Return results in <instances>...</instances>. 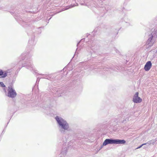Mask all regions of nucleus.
I'll use <instances>...</instances> for the list:
<instances>
[{
	"instance_id": "obj_22",
	"label": "nucleus",
	"mask_w": 157,
	"mask_h": 157,
	"mask_svg": "<svg viewBox=\"0 0 157 157\" xmlns=\"http://www.w3.org/2000/svg\"><path fill=\"white\" fill-rule=\"evenodd\" d=\"M98 27H97V28H95L94 30L93 31L92 33H93V38L94 37V34L97 32V30H98Z\"/></svg>"
},
{
	"instance_id": "obj_1",
	"label": "nucleus",
	"mask_w": 157,
	"mask_h": 157,
	"mask_svg": "<svg viewBox=\"0 0 157 157\" xmlns=\"http://www.w3.org/2000/svg\"><path fill=\"white\" fill-rule=\"evenodd\" d=\"M14 5L12 6L11 7V10L13 11L10 12V13L14 17L16 21L23 27L28 29H32L31 24H34L35 21L34 20L31 21L29 19H25L24 18H22L21 16L18 12L19 10Z\"/></svg>"
},
{
	"instance_id": "obj_16",
	"label": "nucleus",
	"mask_w": 157,
	"mask_h": 157,
	"mask_svg": "<svg viewBox=\"0 0 157 157\" xmlns=\"http://www.w3.org/2000/svg\"><path fill=\"white\" fill-rule=\"evenodd\" d=\"M67 151V148L66 147H63L62 149L61 154L64 156L66 155Z\"/></svg>"
},
{
	"instance_id": "obj_7",
	"label": "nucleus",
	"mask_w": 157,
	"mask_h": 157,
	"mask_svg": "<svg viewBox=\"0 0 157 157\" xmlns=\"http://www.w3.org/2000/svg\"><path fill=\"white\" fill-rule=\"evenodd\" d=\"M157 37V30L155 29L151 33L148 35V39L147 41L146 44L148 45L149 47L152 46L154 42L153 41Z\"/></svg>"
},
{
	"instance_id": "obj_43",
	"label": "nucleus",
	"mask_w": 157,
	"mask_h": 157,
	"mask_svg": "<svg viewBox=\"0 0 157 157\" xmlns=\"http://www.w3.org/2000/svg\"><path fill=\"white\" fill-rule=\"evenodd\" d=\"M9 121H10V120H9ZM9 121L8 122V123H7V124H9Z\"/></svg>"
},
{
	"instance_id": "obj_24",
	"label": "nucleus",
	"mask_w": 157,
	"mask_h": 157,
	"mask_svg": "<svg viewBox=\"0 0 157 157\" xmlns=\"http://www.w3.org/2000/svg\"><path fill=\"white\" fill-rule=\"evenodd\" d=\"M78 48H77L76 49L75 54L74 55V56H73V57L72 58V59H73L74 58V57L76 55H77L78 54Z\"/></svg>"
},
{
	"instance_id": "obj_25",
	"label": "nucleus",
	"mask_w": 157,
	"mask_h": 157,
	"mask_svg": "<svg viewBox=\"0 0 157 157\" xmlns=\"http://www.w3.org/2000/svg\"><path fill=\"white\" fill-rule=\"evenodd\" d=\"M7 126V125H6V126L5 127V128H4V130H3V131H2L1 135L0 136V137H1V136H2L3 134H4V132H5V129H6V127Z\"/></svg>"
},
{
	"instance_id": "obj_4",
	"label": "nucleus",
	"mask_w": 157,
	"mask_h": 157,
	"mask_svg": "<svg viewBox=\"0 0 157 157\" xmlns=\"http://www.w3.org/2000/svg\"><path fill=\"white\" fill-rule=\"evenodd\" d=\"M59 131L63 134L66 133V131L69 130V126L67 122L62 118L58 116L55 117Z\"/></svg>"
},
{
	"instance_id": "obj_33",
	"label": "nucleus",
	"mask_w": 157,
	"mask_h": 157,
	"mask_svg": "<svg viewBox=\"0 0 157 157\" xmlns=\"http://www.w3.org/2000/svg\"><path fill=\"white\" fill-rule=\"evenodd\" d=\"M6 87H3V91H4V92L5 93H6Z\"/></svg>"
},
{
	"instance_id": "obj_9",
	"label": "nucleus",
	"mask_w": 157,
	"mask_h": 157,
	"mask_svg": "<svg viewBox=\"0 0 157 157\" xmlns=\"http://www.w3.org/2000/svg\"><path fill=\"white\" fill-rule=\"evenodd\" d=\"M8 92L6 95L10 98H15L17 95L15 90L13 88L12 85H10L8 87Z\"/></svg>"
},
{
	"instance_id": "obj_19",
	"label": "nucleus",
	"mask_w": 157,
	"mask_h": 157,
	"mask_svg": "<svg viewBox=\"0 0 157 157\" xmlns=\"http://www.w3.org/2000/svg\"><path fill=\"white\" fill-rule=\"evenodd\" d=\"M77 5H78V4L77 2H76V5H75V4H72L70 5V6H68L65 7L64 10H68L71 8H72Z\"/></svg>"
},
{
	"instance_id": "obj_28",
	"label": "nucleus",
	"mask_w": 157,
	"mask_h": 157,
	"mask_svg": "<svg viewBox=\"0 0 157 157\" xmlns=\"http://www.w3.org/2000/svg\"><path fill=\"white\" fill-rule=\"evenodd\" d=\"M60 143H61V144L60 145H61V144H62L64 146H65V145H66V142L65 141H63L62 142H60Z\"/></svg>"
},
{
	"instance_id": "obj_23",
	"label": "nucleus",
	"mask_w": 157,
	"mask_h": 157,
	"mask_svg": "<svg viewBox=\"0 0 157 157\" xmlns=\"http://www.w3.org/2000/svg\"><path fill=\"white\" fill-rule=\"evenodd\" d=\"M85 38H84L81 39L78 42V43L77 44V46H78V45L82 41L84 42L85 41Z\"/></svg>"
},
{
	"instance_id": "obj_38",
	"label": "nucleus",
	"mask_w": 157,
	"mask_h": 157,
	"mask_svg": "<svg viewBox=\"0 0 157 157\" xmlns=\"http://www.w3.org/2000/svg\"><path fill=\"white\" fill-rule=\"evenodd\" d=\"M147 147H148V146H147V145H146V146H144L143 147V148H147Z\"/></svg>"
},
{
	"instance_id": "obj_3",
	"label": "nucleus",
	"mask_w": 157,
	"mask_h": 157,
	"mask_svg": "<svg viewBox=\"0 0 157 157\" xmlns=\"http://www.w3.org/2000/svg\"><path fill=\"white\" fill-rule=\"evenodd\" d=\"M135 113L132 111L131 109H125L123 110L121 114L119 115L117 118L113 120L116 125L119 124H125L129 121V118Z\"/></svg>"
},
{
	"instance_id": "obj_34",
	"label": "nucleus",
	"mask_w": 157,
	"mask_h": 157,
	"mask_svg": "<svg viewBox=\"0 0 157 157\" xmlns=\"http://www.w3.org/2000/svg\"><path fill=\"white\" fill-rule=\"evenodd\" d=\"M51 18H52V17H50L48 20H46V21L47 22V23H48L49 21ZM46 19L47 20V19L46 18Z\"/></svg>"
},
{
	"instance_id": "obj_26",
	"label": "nucleus",
	"mask_w": 157,
	"mask_h": 157,
	"mask_svg": "<svg viewBox=\"0 0 157 157\" xmlns=\"http://www.w3.org/2000/svg\"><path fill=\"white\" fill-rule=\"evenodd\" d=\"M51 0H43V2H44L45 4H48Z\"/></svg>"
},
{
	"instance_id": "obj_14",
	"label": "nucleus",
	"mask_w": 157,
	"mask_h": 157,
	"mask_svg": "<svg viewBox=\"0 0 157 157\" xmlns=\"http://www.w3.org/2000/svg\"><path fill=\"white\" fill-rule=\"evenodd\" d=\"M32 103V101L29 99H24L22 101V103L26 105L27 106H28L29 104Z\"/></svg>"
},
{
	"instance_id": "obj_35",
	"label": "nucleus",
	"mask_w": 157,
	"mask_h": 157,
	"mask_svg": "<svg viewBox=\"0 0 157 157\" xmlns=\"http://www.w3.org/2000/svg\"><path fill=\"white\" fill-rule=\"evenodd\" d=\"M49 107H49L48 106H47V107H45L44 106V107H43V108H44V109H46L47 108L48 109V108H49Z\"/></svg>"
},
{
	"instance_id": "obj_10",
	"label": "nucleus",
	"mask_w": 157,
	"mask_h": 157,
	"mask_svg": "<svg viewBox=\"0 0 157 157\" xmlns=\"http://www.w3.org/2000/svg\"><path fill=\"white\" fill-rule=\"evenodd\" d=\"M138 95L139 93L136 92L133 96L132 101L134 103H140L142 101V99Z\"/></svg>"
},
{
	"instance_id": "obj_5",
	"label": "nucleus",
	"mask_w": 157,
	"mask_h": 157,
	"mask_svg": "<svg viewBox=\"0 0 157 157\" xmlns=\"http://www.w3.org/2000/svg\"><path fill=\"white\" fill-rule=\"evenodd\" d=\"M91 38L90 40L88 41L87 43L88 45L86 47V50L88 52H89L91 54V57L93 58L96 57L94 54L95 53H97V54H98L100 52V47L96 45L95 46L96 44L95 42Z\"/></svg>"
},
{
	"instance_id": "obj_29",
	"label": "nucleus",
	"mask_w": 157,
	"mask_h": 157,
	"mask_svg": "<svg viewBox=\"0 0 157 157\" xmlns=\"http://www.w3.org/2000/svg\"><path fill=\"white\" fill-rule=\"evenodd\" d=\"M146 145V144H145V143L142 144L141 145L139 146L138 147H137L136 148V149L140 148H141V147H142L144 145Z\"/></svg>"
},
{
	"instance_id": "obj_15",
	"label": "nucleus",
	"mask_w": 157,
	"mask_h": 157,
	"mask_svg": "<svg viewBox=\"0 0 157 157\" xmlns=\"http://www.w3.org/2000/svg\"><path fill=\"white\" fill-rule=\"evenodd\" d=\"M157 141V138H156L154 139H153L151 140H150L147 142L145 143L146 145H147V146H148L150 144H152L154 145L155 143Z\"/></svg>"
},
{
	"instance_id": "obj_37",
	"label": "nucleus",
	"mask_w": 157,
	"mask_h": 157,
	"mask_svg": "<svg viewBox=\"0 0 157 157\" xmlns=\"http://www.w3.org/2000/svg\"><path fill=\"white\" fill-rule=\"evenodd\" d=\"M75 2H80V0H75Z\"/></svg>"
},
{
	"instance_id": "obj_17",
	"label": "nucleus",
	"mask_w": 157,
	"mask_h": 157,
	"mask_svg": "<svg viewBox=\"0 0 157 157\" xmlns=\"http://www.w3.org/2000/svg\"><path fill=\"white\" fill-rule=\"evenodd\" d=\"M40 75L44 76H45V78L48 79V80H49L52 77V74H40Z\"/></svg>"
},
{
	"instance_id": "obj_13",
	"label": "nucleus",
	"mask_w": 157,
	"mask_h": 157,
	"mask_svg": "<svg viewBox=\"0 0 157 157\" xmlns=\"http://www.w3.org/2000/svg\"><path fill=\"white\" fill-rule=\"evenodd\" d=\"M152 66V63L151 61H148L145 65L144 69L145 71H148L151 69Z\"/></svg>"
},
{
	"instance_id": "obj_39",
	"label": "nucleus",
	"mask_w": 157,
	"mask_h": 157,
	"mask_svg": "<svg viewBox=\"0 0 157 157\" xmlns=\"http://www.w3.org/2000/svg\"><path fill=\"white\" fill-rule=\"evenodd\" d=\"M115 49L116 50V53H118V52H119L116 49Z\"/></svg>"
},
{
	"instance_id": "obj_6",
	"label": "nucleus",
	"mask_w": 157,
	"mask_h": 157,
	"mask_svg": "<svg viewBox=\"0 0 157 157\" xmlns=\"http://www.w3.org/2000/svg\"><path fill=\"white\" fill-rule=\"evenodd\" d=\"M126 142V141L124 139L121 140L110 138L106 139L103 143V145L106 146L108 144H124Z\"/></svg>"
},
{
	"instance_id": "obj_36",
	"label": "nucleus",
	"mask_w": 157,
	"mask_h": 157,
	"mask_svg": "<svg viewBox=\"0 0 157 157\" xmlns=\"http://www.w3.org/2000/svg\"><path fill=\"white\" fill-rule=\"evenodd\" d=\"M90 35V34H89V33H87L86 34V37H88V36H89V35Z\"/></svg>"
},
{
	"instance_id": "obj_45",
	"label": "nucleus",
	"mask_w": 157,
	"mask_h": 157,
	"mask_svg": "<svg viewBox=\"0 0 157 157\" xmlns=\"http://www.w3.org/2000/svg\"><path fill=\"white\" fill-rule=\"evenodd\" d=\"M126 0V1H129L130 0Z\"/></svg>"
},
{
	"instance_id": "obj_31",
	"label": "nucleus",
	"mask_w": 157,
	"mask_h": 157,
	"mask_svg": "<svg viewBox=\"0 0 157 157\" xmlns=\"http://www.w3.org/2000/svg\"><path fill=\"white\" fill-rule=\"evenodd\" d=\"M67 68V66H66L63 69V71H66Z\"/></svg>"
},
{
	"instance_id": "obj_46",
	"label": "nucleus",
	"mask_w": 157,
	"mask_h": 157,
	"mask_svg": "<svg viewBox=\"0 0 157 157\" xmlns=\"http://www.w3.org/2000/svg\"><path fill=\"white\" fill-rule=\"evenodd\" d=\"M1 9V7H0V9Z\"/></svg>"
},
{
	"instance_id": "obj_21",
	"label": "nucleus",
	"mask_w": 157,
	"mask_h": 157,
	"mask_svg": "<svg viewBox=\"0 0 157 157\" xmlns=\"http://www.w3.org/2000/svg\"><path fill=\"white\" fill-rule=\"evenodd\" d=\"M0 86L2 88L6 87L5 85H4V83L2 82H0Z\"/></svg>"
},
{
	"instance_id": "obj_40",
	"label": "nucleus",
	"mask_w": 157,
	"mask_h": 157,
	"mask_svg": "<svg viewBox=\"0 0 157 157\" xmlns=\"http://www.w3.org/2000/svg\"><path fill=\"white\" fill-rule=\"evenodd\" d=\"M14 81H15V80H13L12 81V83H14Z\"/></svg>"
},
{
	"instance_id": "obj_12",
	"label": "nucleus",
	"mask_w": 157,
	"mask_h": 157,
	"mask_svg": "<svg viewBox=\"0 0 157 157\" xmlns=\"http://www.w3.org/2000/svg\"><path fill=\"white\" fill-rule=\"evenodd\" d=\"M10 70H8L6 71H3L0 69V76L1 77L3 78H5L7 76V74L10 73Z\"/></svg>"
},
{
	"instance_id": "obj_8",
	"label": "nucleus",
	"mask_w": 157,
	"mask_h": 157,
	"mask_svg": "<svg viewBox=\"0 0 157 157\" xmlns=\"http://www.w3.org/2000/svg\"><path fill=\"white\" fill-rule=\"evenodd\" d=\"M27 32L29 36H31V39L29 40L27 48L29 49L30 50H32V49L33 48V46L35 44L34 42L35 36L34 33H33L34 32L33 30H30L29 32L28 31Z\"/></svg>"
},
{
	"instance_id": "obj_27",
	"label": "nucleus",
	"mask_w": 157,
	"mask_h": 157,
	"mask_svg": "<svg viewBox=\"0 0 157 157\" xmlns=\"http://www.w3.org/2000/svg\"><path fill=\"white\" fill-rule=\"evenodd\" d=\"M121 28H120L119 29H116V32H115V34H114V36H116L118 34V31Z\"/></svg>"
},
{
	"instance_id": "obj_11",
	"label": "nucleus",
	"mask_w": 157,
	"mask_h": 157,
	"mask_svg": "<svg viewBox=\"0 0 157 157\" xmlns=\"http://www.w3.org/2000/svg\"><path fill=\"white\" fill-rule=\"evenodd\" d=\"M110 69L113 71H115V69L112 67L107 66L106 67L102 66L101 68H98L96 71H97L98 72H100V73H102L103 72H104V71H105V70H107V69Z\"/></svg>"
},
{
	"instance_id": "obj_44",
	"label": "nucleus",
	"mask_w": 157,
	"mask_h": 157,
	"mask_svg": "<svg viewBox=\"0 0 157 157\" xmlns=\"http://www.w3.org/2000/svg\"><path fill=\"white\" fill-rule=\"evenodd\" d=\"M53 15H54L53 14H52L51 15V16H53Z\"/></svg>"
},
{
	"instance_id": "obj_32",
	"label": "nucleus",
	"mask_w": 157,
	"mask_h": 157,
	"mask_svg": "<svg viewBox=\"0 0 157 157\" xmlns=\"http://www.w3.org/2000/svg\"><path fill=\"white\" fill-rule=\"evenodd\" d=\"M84 2L83 1H82V2H80V4L81 5H84Z\"/></svg>"
},
{
	"instance_id": "obj_20",
	"label": "nucleus",
	"mask_w": 157,
	"mask_h": 157,
	"mask_svg": "<svg viewBox=\"0 0 157 157\" xmlns=\"http://www.w3.org/2000/svg\"><path fill=\"white\" fill-rule=\"evenodd\" d=\"M40 80V78H37L36 79V83L35 84V86H38V84Z\"/></svg>"
},
{
	"instance_id": "obj_2",
	"label": "nucleus",
	"mask_w": 157,
	"mask_h": 157,
	"mask_svg": "<svg viewBox=\"0 0 157 157\" xmlns=\"http://www.w3.org/2000/svg\"><path fill=\"white\" fill-rule=\"evenodd\" d=\"M31 53H30L29 51L27 52L25 54H22L20 56L21 59L23 60L22 63L21 60L19 62V63H22V66L17 70L19 71L22 67H25L27 69H29L31 71H33L36 73V71L34 68V66L32 63V61L30 59V57L32 56Z\"/></svg>"
},
{
	"instance_id": "obj_18",
	"label": "nucleus",
	"mask_w": 157,
	"mask_h": 157,
	"mask_svg": "<svg viewBox=\"0 0 157 157\" xmlns=\"http://www.w3.org/2000/svg\"><path fill=\"white\" fill-rule=\"evenodd\" d=\"M43 28V27H40L36 28L35 32V33L37 34H40L41 33V29Z\"/></svg>"
},
{
	"instance_id": "obj_42",
	"label": "nucleus",
	"mask_w": 157,
	"mask_h": 157,
	"mask_svg": "<svg viewBox=\"0 0 157 157\" xmlns=\"http://www.w3.org/2000/svg\"><path fill=\"white\" fill-rule=\"evenodd\" d=\"M44 77H43L42 78H45V76H43Z\"/></svg>"
},
{
	"instance_id": "obj_30",
	"label": "nucleus",
	"mask_w": 157,
	"mask_h": 157,
	"mask_svg": "<svg viewBox=\"0 0 157 157\" xmlns=\"http://www.w3.org/2000/svg\"><path fill=\"white\" fill-rule=\"evenodd\" d=\"M36 10H35V11H29V12H33V13H36L37 12H38V9L37 8L36 9Z\"/></svg>"
},
{
	"instance_id": "obj_41",
	"label": "nucleus",
	"mask_w": 157,
	"mask_h": 157,
	"mask_svg": "<svg viewBox=\"0 0 157 157\" xmlns=\"http://www.w3.org/2000/svg\"><path fill=\"white\" fill-rule=\"evenodd\" d=\"M103 144L101 146V148L103 147Z\"/></svg>"
}]
</instances>
